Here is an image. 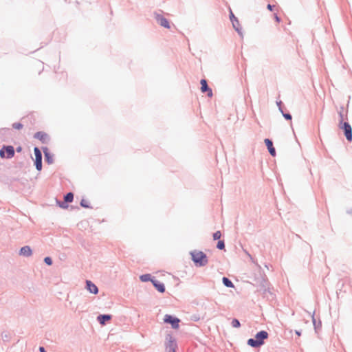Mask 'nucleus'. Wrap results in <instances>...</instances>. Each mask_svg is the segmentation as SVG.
Segmentation results:
<instances>
[{
  "instance_id": "obj_8",
  "label": "nucleus",
  "mask_w": 352,
  "mask_h": 352,
  "mask_svg": "<svg viewBox=\"0 0 352 352\" xmlns=\"http://www.w3.org/2000/svg\"><path fill=\"white\" fill-rule=\"evenodd\" d=\"M156 20L161 26L168 29L170 28L168 21L164 16L157 14L156 16Z\"/></svg>"
},
{
  "instance_id": "obj_16",
  "label": "nucleus",
  "mask_w": 352,
  "mask_h": 352,
  "mask_svg": "<svg viewBox=\"0 0 352 352\" xmlns=\"http://www.w3.org/2000/svg\"><path fill=\"white\" fill-rule=\"evenodd\" d=\"M223 284L228 287H234V285L233 283H232L231 280H230L228 278L226 277H223Z\"/></svg>"
},
{
  "instance_id": "obj_23",
  "label": "nucleus",
  "mask_w": 352,
  "mask_h": 352,
  "mask_svg": "<svg viewBox=\"0 0 352 352\" xmlns=\"http://www.w3.org/2000/svg\"><path fill=\"white\" fill-rule=\"evenodd\" d=\"M140 279L142 281L146 282L150 280V275L145 274L140 276Z\"/></svg>"
},
{
  "instance_id": "obj_9",
  "label": "nucleus",
  "mask_w": 352,
  "mask_h": 352,
  "mask_svg": "<svg viewBox=\"0 0 352 352\" xmlns=\"http://www.w3.org/2000/svg\"><path fill=\"white\" fill-rule=\"evenodd\" d=\"M265 145L267 147V149H268L270 153L272 156H275L276 155V151H275V148L273 146L272 142L270 140H269V139H265Z\"/></svg>"
},
{
  "instance_id": "obj_28",
  "label": "nucleus",
  "mask_w": 352,
  "mask_h": 352,
  "mask_svg": "<svg viewBox=\"0 0 352 352\" xmlns=\"http://www.w3.org/2000/svg\"><path fill=\"white\" fill-rule=\"evenodd\" d=\"M59 206L63 208H67V206L65 205L64 203H61L59 204Z\"/></svg>"
},
{
  "instance_id": "obj_31",
  "label": "nucleus",
  "mask_w": 352,
  "mask_h": 352,
  "mask_svg": "<svg viewBox=\"0 0 352 352\" xmlns=\"http://www.w3.org/2000/svg\"><path fill=\"white\" fill-rule=\"evenodd\" d=\"M296 333L298 336H300V333L299 331H296Z\"/></svg>"
},
{
  "instance_id": "obj_26",
  "label": "nucleus",
  "mask_w": 352,
  "mask_h": 352,
  "mask_svg": "<svg viewBox=\"0 0 352 352\" xmlns=\"http://www.w3.org/2000/svg\"><path fill=\"white\" fill-rule=\"evenodd\" d=\"M283 116L287 120H292V116L289 113L283 114Z\"/></svg>"
},
{
  "instance_id": "obj_15",
  "label": "nucleus",
  "mask_w": 352,
  "mask_h": 352,
  "mask_svg": "<svg viewBox=\"0 0 352 352\" xmlns=\"http://www.w3.org/2000/svg\"><path fill=\"white\" fill-rule=\"evenodd\" d=\"M36 138L39 139L40 140L43 141V142H45V140L47 138V134L43 132H38L35 134L34 136Z\"/></svg>"
},
{
  "instance_id": "obj_4",
  "label": "nucleus",
  "mask_w": 352,
  "mask_h": 352,
  "mask_svg": "<svg viewBox=\"0 0 352 352\" xmlns=\"http://www.w3.org/2000/svg\"><path fill=\"white\" fill-rule=\"evenodd\" d=\"M14 155V147L12 146H4L1 151H0V156L2 158L6 157V158H11Z\"/></svg>"
},
{
  "instance_id": "obj_27",
  "label": "nucleus",
  "mask_w": 352,
  "mask_h": 352,
  "mask_svg": "<svg viewBox=\"0 0 352 352\" xmlns=\"http://www.w3.org/2000/svg\"><path fill=\"white\" fill-rule=\"evenodd\" d=\"M274 19L277 23H280V19L277 16V14L274 15Z\"/></svg>"
},
{
  "instance_id": "obj_25",
  "label": "nucleus",
  "mask_w": 352,
  "mask_h": 352,
  "mask_svg": "<svg viewBox=\"0 0 352 352\" xmlns=\"http://www.w3.org/2000/svg\"><path fill=\"white\" fill-rule=\"evenodd\" d=\"M45 158H46V160L47 161L48 163H52V158L49 156V154L45 153Z\"/></svg>"
},
{
  "instance_id": "obj_13",
  "label": "nucleus",
  "mask_w": 352,
  "mask_h": 352,
  "mask_svg": "<svg viewBox=\"0 0 352 352\" xmlns=\"http://www.w3.org/2000/svg\"><path fill=\"white\" fill-rule=\"evenodd\" d=\"M230 20H231V21L232 23V25H233L234 28L236 30L239 31V21L235 17V16L234 15V14L232 13V11H230Z\"/></svg>"
},
{
  "instance_id": "obj_18",
  "label": "nucleus",
  "mask_w": 352,
  "mask_h": 352,
  "mask_svg": "<svg viewBox=\"0 0 352 352\" xmlns=\"http://www.w3.org/2000/svg\"><path fill=\"white\" fill-rule=\"evenodd\" d=\"M232 325L234 328H238L240 327V322L237 319H233L232 321Z\"/></svg>"
},
{
  "instance_id": "obj_11",
  "label": "nucleus",
  "mask_w": 352,
  "mask_h": 352,
  "mask_svg": "<svg viewBox=\"0 0 352 352\" xmlns=\"http://www.w3.org/2000/svg\"><path fill=\"white\" fill-rule=\"evenodd\" d=\"M32 254L30 246L22 247L20 250V254L25 256H30Z\"/></svg>"
},
{
  "instance_id": "obj_6",
  "label": "nucleus",
  "mask_w": 352,
  "mask_h": 352,
  "mask_svg": "<svg viewBox=\"0 0 352 352\" xmlns=\"http://www.w3.org/2000/svg\"><path fill=\"white\" fill-rule=\"evenodd\" d=\"M34 155H35V165L36 168L38 170H41L42 168V155L40 150L35 147L34 149Z\"/></svg>"
},
{
  "instance_id": "obj_14",
  "label": "nucleus",
  "mask_w": 352,
  "mask_h": 352,
  "mask_svg": "<svg viewBox=\"0 0 352 352\" xmlns=\"http://www.w3.org/2000/svg\"><path fill=\"white\" fill-rule=\"evenodd\" d=\"M111 316H110V315H100L98 317V320L99 321V322L101 324L104 325L105 323V321L109 320H111Z\"/></svg>"
},
{
  "instance_id": "obj_12",
  "label": "nucleus",
  "mask_w": 352,
  "mask_h": 352,
  "mask_svg": "<svg viewBox=\"0 0 352 352\" xmlns=\"http://www.w3.org/2000/svg\"><path fill=\"white\" fill-rule=\"evenodd\" d=\"M151 282L153 283L155 287L161 293L164 292L165 287L163 283L159 282L157 280H151Z\"/></svg>"
},
{
  "instance_id": "obj_17",
  "label": "nucleus",
  "mask_w": 352,
  "mask_h": 352,
  "mask_svg": "<svg viewBox=\"0 0 352 352\" xmlns=\"http://www.w3.org/2000/svg\"><path fill=\"white\" fill-rule=\"evenodd\" d=\"M73 199L74 195L72 192L67 193L64 197V199L66 202H72L73 201Z\"/></svg>"
},
{
  "instance_id": "obj_3",
  "label": "nucleus",
  "mask_w": 352,
  "mask_h": 352,
  "mask_svg": "<svg viewBox=\"0 0 352 352\" xmlns=\"http://www.w3.org/2000/svg\"><path fill=\"white\" fill-rule=\"evenodd\" d=\"M341 120L339 124V127L344 130V135L346 140L349 142L352 140V128L348 122H342L343 116L340 113Z\"/></svg>"
},
{
  "instance_id": "obj_29",
  "label": "nucleus",
  "mask_w": 352,
  "mask_h": 352,
  "mask_svg": "<svg viewBox=\"0 0 352 352\" xmlns=\"http://www.w3.org/2000/svg\"><path fill=\"white\" fill-rule=\"evenodd\" d=\"M273 6H271L270 4H268L267 5V9L270 10V11H272L273 10Z\"/></svg>"
},
{
  "instance_id": "obj_21",
  "label": "nucleus",
  "mask_w": 352,
  "mask_h": 352,
  "mask_svg": "<svg viewBox=\"0 0 352 352\" xmlns=\"http://www.w3.org/2000/svg\"><path fill=\"white\" fill-rule=\"evenodd\" d=\"M221 233L220 231H217L213 234L214 240H218V239H219L221 238Z\"/></svg>"
},
{
  "instance_id": "obj_24",
  "label": "nucleus",
  "mask_w": 352,
  "mask_h": 352,
  "mask_svg": "<svg viewBox=\"0 0 352 352\" xmlns=\"http://www.w3.org/2000/svg\"><path fill=\"white\" fill-rule=\"evenodd\" d=\"M44 261H45V263L48 265H51L52 264V261L51 258H50V257H45Z\"/></svg>"
},
{
  "instance_id": "obj_20",
  "label": "nucleus",
  "mask_w": 352,
  "mask_h": 352,
  "mask_svg": "<svg viewBox=\"0 0 352 352\" xmlns=\"http://www.w3.org/2000/svg\"><path fill=\"white\" fill-rule=\"evenodd\" d=\"M81 206L84 208H89V201L85 199H82L80 201Z\"/></svg>"
},
{
  "instance_id": "obj_5",
  "label": "nucleus",
  "mask_w": 352,
  "mask_h": 352,
  "mask_svg": "<svg viewBox=\"0 0 352 352\" xmlns=\"http://www.w3.org/2000/svg\"><path fill=\"white\" fill-rule=\"evenodd\" d=\"M164 321L166 323H170L173 328L174 329H178L179 328V323L180 322L179 319L177 318H174L171 316L170 315H165Z\"/></svg>"
},
{
  "instance_id": "obj_7",
  "label": "nucleus",
  "mask_w": 352,
  "mask_h": 352,
  "mask_svg": "<svg viewBox=\"0 0 352 352\" xmlns=\"http://www.w3.org/2000/svg\"><path fill=\"white\" fill-rule=\"evenodd\" d=\"M201 84V91L203 93L208 92V96L209 97H212V91L210 88L208 87L207 81L205 79H201L200 81Z\"/></svg>"
},
{
  "instance_id": "obj_22",
  "label": "nucleus",
  "mask_w": 352,
  "mask_h": 352,
  "mask_svg": "<svg viewBox=\"0 0 352 352\" xmlns=\"http://www.w3.org/2000/svg\"><path fill=\"white\" fill-rule=\"evenodd\" d=\"M217 248L219 250H223L225 248V244L223 241H219L217 245Z\"/></svg>"
},
{
  "instance_id": "obj_2",
  "label": "nucleus",
  "mask_w": 352,
  "mask_h": 352,
  "mask_svg": "<svg viewBox=\"0 0 352 352\" xmlns=\"http://www.w3.org/2000/svg\"><path fill=\"white\" fill-rule=\"evenodd\" d=\"M268 338V333L265 331H261L255 336V339L250 338L248 340V344L252 347H259L264 343V340Z\"/></svg>"
},
{
  "instance_id": "obj_19",
  "label": "nucleus",
  "mask_w": 352,
  "mask_h": 352,
  "mask_svg": "<svg viewBox=\"0 0 352 352\" xmlns=\"http://www.w3.org/2000/svg\"><path fill=\"white\" fill-rule=\"evenodd\" d=\"M12 127L15 129L20 130L23 128V124L19 122L12 124Z\"/></svg>"
},
{
  "instance_id": "obj_10",
  "label": "nucleus",
  "mask_w": 352,
  "mask_h": 352,
  "mask_svg": "<svg viewBox=\"0 0 352 352\" xmlns=\"http://www.w3.org/2000/svg\"><path fill=\"white\" fill-rule=\"evenodd\" d=\"M87 288L92 294H96L98 292V287L91 281L87 280Z\"/></svg>"
},
{
  "instance_id": "obj_30",
  "label": "nucleus",
  "mask_w": 352,
  "mask_h": 352,
  "mask_svg": "<svg viewBox=\"0 0 352 352\" xmlns=\"http://www.w3.org/2000/svg\"><path fill=\"white\" fill-rule=\"evenodd\" d=\"M39 351H40L41 352H46V351H45V349H44L43 346H41V347L39 348Z\"/></svg>"
},
{
  "instance_id": "obj_1",
  "label": "nucleus",
  "mask_w": 352,
  "mask_h": 352,
  "mask_svg": "<svg viewBox=\"0 0 352 352\" xmlns=\"http://www.w3.org/2000/svg\"><path fill=\"white\" fill-rule=\"evenodd\" d=\"M190 255L197 266H204L208 263L207 256L201 251L194 250L190 252Z\"/></svg>"
}]
</instances>
